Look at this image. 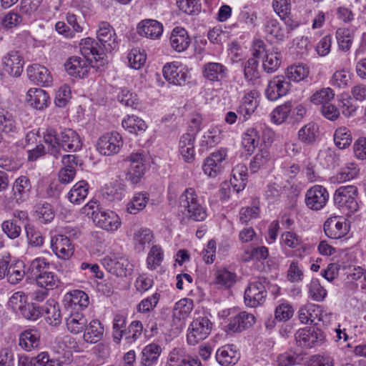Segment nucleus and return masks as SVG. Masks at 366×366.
Instances as JSON below:
<instances>
[{
  "label": "nucleus",
  "mask_w": 366,
  "mask_h": 366,
  "mask_svg": "<svg viewBox=\"0 0 366 366\" xmlns=\"http://www.w3.org/2000/svg\"><path fill=\"white\" fill-rule=\"evenodd\" d=\"M44 143L47 145L48 152L55 159L61 156V150L66 152H75L82 147V142L78 133L71 129H63L60 132L51 127L43 132Z\"/></svg>",
  "instance_id": "f257e3e1"
},
{
  "label": "nucleus",
  "mask_w": 366,
  "mask_h": 366,
  "mask_svg": "<svg viewBox=\"0 0 366 366\" xmlns=\"http://www.w3.org/2000/svg\"><path fill=\"white\" fill-rule=\"evenodd\" d=\"M179 204L184 209V214L190 219L200 222L207 217L206 209L196 191L192 187L186 189L180 195Z\"/></svg>",
  "instance_id": "f03ea898"
},
{
  "label": "nucleus",
  "mask_w": 366,
  "mask_h": 366,
  "mask_svg": "<svg viewBox=\"0 0 366 366\" xmlns=\"http://www.w3.org/2000/svg\"><path fill=\"white\" fill-rule=\"evenodd\" d=\"M358 194V189L355 185L341 186L334 193V203L340 209L354 213L359 209Z\"/></svg>",
  "instance_id": "7ed1b4c3"
},
{
  "label": "nucleus",
  "mask_w": 366,
  "mask_h": 366,
  "mask_svg": "<svg viewBox=\"0 0 366 366\" xmlns=\"http://www.w3.org/2000/svg\"><path fill=\"white\" fill-rule=\"evenodd\" d=\"M124 163L127 167L124 172L126 180L132 184H138L147 169L144 154L142 152L132 153L124 160Z\"/></svg>",
  "instance_id": "20e7f679"
},
{
  "label": "nucleus",
  "mask_w": 366,
  "mask_h": 366,
  "mask_svg": "<svg viewBox=\"0 0 366 366\" xmlns=\"http://www.w3.org/2000/svg\"><path fill=\"white\" fill-rule=\"evenodd\" d=\"M213 324L207 317H198L193 320L188 328L187 342L195 345L205 340L212 330Z\"/></svg>",
  "instance_id": "39448f33"
},
{
  "label": "nucleus",
  "mask_w": 366,
  "mask_h": 366,
  "mask_svg": "<svg viewBox=\"0 0 366 366\" xmlns=\"http://www.w3.org/2000/svg\"><path fill=\"white\" fill-rule=\"evenodd\" d=\"M80 51L92 67L99 69L106 63L105 54L103 49L98 46V43L91 38H85L79 43Z\"/></svg>",
  "instance_id": "423d86ee"
},
{
  "label": "nucleus",
  "mask_w": 366,
  "mask_h": 366,
  "mask_svg": "<svg viewBox=\"0 0 366 366\" xmlns=\"http://www.w3.org/2000/svg\"><path fill=\"white\" fill-rule=\"evenodd\" d=\"M102 263L109 273L117 277H126L132 270V265L126 257L114 253L104 257Z\"/></svg>",
  "instance_id": "0eeeda50"
},
{
  "label": "nucleus",
  "mask_w": 366,
  "mask_h": 366,
  "mask_svg": "<svg viewBox=\"0 0 366 366\" xmlns=\"http://www.w3.org/2000/svg\"><path fill=\"white\" fill-rule=\"evenodd\" d=\"M123 145L124 141L121 134L117 132H112L99 138L97 149L101 154L110 156L118 154Z\"/></svg>",
  "instance_id": "6e6552de"
},
{
  "label": "nucleus",
  "mask_w": 366,
  "mask_h": 366,
  "mask_svg": "<svg viewBox=\"0 0 366 366\" xmlns=\"http://www.w3.org/2000/svg\"><path fill=\"white\" fill-rule=\"evenodd\" d=\"M164 79L169 83L177 86L184 85L189 78L187 66L178 61L166 64L162 69Z\"/></svg>",
  "instance_id": "1a4fd4ad"
},
{
  "label": "nucleus",
  "mask_w": 366,
  "mask_h": 366,
  "mask_svg": "<svg viewBox=\"0 0 366 366\" xmlns=\"http://www.w3.org/2000/svg\"><path fill=\"white\" fill-rule=\"evenodd\" d=\"M329 200V193L322 185H314L305 194V202L311 210L319 211L324 208Z\"/></svg>",
  "instance_id": "9d476101"
},
{
  "label": "nucleus",
  "mask_w": 366,
  "mask_h": 366,
  "mask_svg": "<svg viewBox=\"0 0 366 366\" xmlns=\"http://www.w3.org/2000/svg\"><path fill=\"white\" fill-rule=\"evenodd\" d=\"M325 333L317 329H300L295 335V340L298 346L305 348H312L322 345L325 340Z\"/></svg>",
  "instance_id": "9b49d317"
},
{
  "label": "nucleus",
  "mask_w": 366,
  "mask_h": 366,
  "mask_svg": "<svg viewBox=\"0 0 366 366\" xmlns=\"http://www.w3.org/2000/svg\"><path fill=\"white\" fill-rule=\"evenodd\" d=\"M267 294L263 283L259 281L250 282L244 291V303L247 307H257L265 302Z\"/></svg>",
  "instance_id": "f8f14e48"
},
{
  "label": "nucleus",
  "mask_w": 366,
  "mask_h": 366,
  "mask_svg": "<svg viewBox=\"0 0 366 366\" xmlns=\"http://www.w3.org/2000/svg\"><path fill=\"white\" fill-rule=\"evenodd\" d=\"M93 221L99 228L108 232H115L121 226L122 222L119 215L109 209H99L94 212Z\"/></svg>",
  "instance_id": "ddd939ff"
},
{
  "label": "nucleus",
  "mask_w": 366,
  "mask_h": 366,
  "mask_svg": "<svg viewBox=\"0 0 366 366\" xmlns=\"http://www.w3.org/2000/svg\"><path fill=\"white\" fill-rule=\"evenodd\" d=\"M50 244L51 250L59 259H69L74 254V245L70 239L63 234L53 236Z\"/></svg>",
  "instance_id": "4468645a"
},
{
  "label": "nucleus",
  "mask_w": 366,
  "mask_h": 366,
  "mask_svg": "<svg viewBox=\"0 0 366 366\" xmlns=\"http://www.w3.org/2000/svg\"><path fill=\"white\" fill-rule=\"evenodd\" d=\"M97 35L106 51H112L118 47L115 31L108 22L102 21L99 24Z\"/></svg>",
  "instance_id": "2eb2a0df"
},
{
  "label": "nucleus",
  "mask_w": 366,
  "mask_h": 366,
  "mask_svg": "<svg viewBox=\"0 0 366 366\" xmlns=\"http://www.w3.org/2000/svg\"><path fill=\"white\" fill-rule=\"evenodd\" d=\"M324 231L325 234L331 239H340L347 234L349 225L346 219L333 217L325 221Z\"/></svg>",
  "instance_id": "dca6fc26"
},
{
  "label": "nucleus",
  "mask_w": 366,
  "mask_h": 366,
  "mask_svg": "<svg viewBox=\"0 0 366 366\" xmlns=\"http://www.w3.org/2000/svg\"><path fill=\"white\" fill-rule=\"evenodd\" d=\"M290 88V83L283 76L273 77L268 83L265 91L267 99L270 101H276L286 95Z\"/></svg>",
  "instance_id": "f3484780"
},
{
  "label": "nucleus",
  "mask_w": 366,
  "mask_h": 366,
  "mask_svg": "<svg viewBox=\"0 0 366 366\" xmlns=\"http://www.w3.org/2000/svg\"><path fill=\"white\" fill-rule=\"evenodd\" d=\"M4 69L11 76H19L23 71L24 59L18 51H9L2 58Z\"/></svg>",
  "instance_id": "a211bd4d"
},
{
  "label": "nucleus",
  "mask_w": 366,
  "mask_h": 366,
  "mask_svg": "<svg viewBox=\"0 0 366 366\" xmlns=\"http://www.w3.org/2000/svg\"><path fill=\"white\" fill-rule=\"evenodd\" d=\"M41 332L35 327L22 331L19 336V346L24 350L30 352L40 345Z\"/></svg>",
  "instance_id": "6ab92c4d"
},
{
  "label": "nucleus",
  "mask_w": 366,
  "mask_h": 366,
  "mask_svg": "<svg viewBox=\"0 0 366 366\" xmlns=\"http://www.w3.org/2000/svg\"><path fill=\"white\" fill-rule=\"evenodd\" d=\"M259 93L257 90H252L245 93L237 109V113L242 118V121L247 120L254 112L258 105L257 98Z\"/></svg>",
  "instance_id": "aec40b11"
},
{
  "label": "nucleus",
  "mask_w": 366,
  "mask_h": 366,
  "mask_svg": "<svg viewBox=\"0 0 366 366\" xmlns=\"http://www.w3.org/2000/svg\"><path fill=\"white\" fill-rule=\"evenodd\" d=\"M65 70L73 77L84 78L90 66L88 61L77 56L69 57L64 64Z\"/></svg>",
  "instance_id": "412c9836"
},
{
  "label": "nucleus",
  "mask_w": 366,
  "mask_h": 366,
  "mask_svg": "<svg viewBox=\"0 0 366 366\" xmlns=\"http://www.w3.org/2000/svg\"><path fill=\"white\" fill-rule=\"evenodd\" d=\"M228 69L219 62H208L204 64L202 75L210 81L220 82L228 76Z\"/></svg>",
  "instance_id": "4be33fe9"
},
{
  "label": "nucleus",
  "mask_w": 366,
  "mask_h": 366,
  "mask_svg": "<svg viewBox=\"0 0 366 366\" xmlns=\"http://www.w3.org/2000/svg\"><path fill=\"white\" fill-rule=\"evenodd\" d=\"M240 354L234 345H225L216 352V360L222 366L234 365L239 360Z\"/></svg>",
  "instance_id": "5701e85b"
},
{
  "label": "nucleus",
  "mask_w": 366,
  "mask_h": 366,
  "mask_svg": "<svg viewBox=\"0 0 366 366\" xmlns=\"http://www.w3.org/2000/svg\"><path fill=\"white\" fill-rule=\"evenodd\" d=\"M254 322V316L251 313L243 311L230 318L227 328L231 332H240L251 327Z\"/></svg>",
  "instance_id": "b1692460"
},
{
  "label": "nucleus",
  "mask_w": 366,
  "mask_h": 366,
  "mask_svg": "<svg viewBox=\"0 0 366 366\" xmlns=\"http://www.w3.org/2000/svg\"><path fill=\"white\" fill-rule=\"evenodd\" d=\"M196 134L186 133L180 137L179 141V152L183 159L191 163L195 158L194 143Z\"/></svg>",
  "instance_id": "393cba45"
},
{
  "label": "nucleus",
  "mask_w": 366,
  "mask_h": 366,
  "mask_svg": "<svg viewBox=\"0 0 366 366\" xmlns=\"http://www.w3.org/2000/svg\"><path fill=\"white\" fill-rule=\"evenodd\" d=\"M29 79L35 84L49 86L52 82V76L46 67L39 64H34L27 68Z\"/></svg>",
  "instance_id": "a878e982"
},
{
  "label": "nucleus",
  "mask_w": 366,
  "mask_h": 366,
  "mask_svg": "<svg viewBox=\"0 0 366 366\" xmlns=\"http://www.w3.org/2000/svg\"><path fill=\"white\" fill-rule=\"evenodd\" d=\"M26 100L33 108L39 110L44 109L50 104L49 94L39 88H31L26 94Z\"/></svg>",
  "instance_id": "bb28decb"
},
{
  "label": "nucleus",
  "mask_w": 366,
  "mask_h": 366,
  "mask_svg": "<svg viewBox=\"0 0 366 366\" xmlns=\"http://www.w3.org/2000/svg\"><path fill=\"white\" fill-rule=\"evenodd\" d=\"M139 35L151 39H158L163 32V25L154 19H144L137 26Z\"/></svg>",
  "instance_id": "cd10ccee"
},
{
  "label": "nucleus",
  "mask_w": 366,
  "mask_h": 366,
  "mask_svg": "<svg viewBox=\"0 0 366 366\" xmlns=\"http://www.w3.org/2000/svg\"><path fill=\"white\" fill-rule=\"evenodd\" d=\"M170 45L177 52H182L187 49L191 44V39L187 30L180 26L175 27L170 35Z\"/></svg>",
  "instance_id": "c85d7f7f"
},
{
  "label": "nucleus",
  "mask_w": 366,
  "mask_h": 366,
  "mask_svg": "<svg viewBox=\"0 0 366 366\" xmlns=\"http://www.w3.org/2000/svg\"><path fill=\"white\" fill-rule=\"evenodd\" d=\"M42 312L46 321L52 326H57L61 322V315L59 303L54 299H49L42 307Z\"/></svg>",
  "instance_id": "c756f323"
},
{
  "label": "nucleus",
  "mask_w": 366,
  "mask_h": 366,
  "mask_svg": "<svg viewBox=\"0 0 366 366\" xmlns=\"http://www.w3.org/2000/svg\"><path fill=\"white\" fill-rule=\"evenodd\" d=\"M247 167L245 164H238L233 168L230 184L237 193L245 188L247 183Z\"/></svg>",
  "instance_id": "7c9ffc66"
},
{
  "label": "nucleus",
  "mask_w": 366,
  "mask_h": 366,
  "mask_svg": "<svg viewBox=\"0 0 366 366\" xmlns=\"http://www.w3.org/2000/svg\"><path fill=\"white\" fill-rule=\"evenodd\" d=\"M84 331V340L87 343L94 344L102 339L104 328L99 320H92L86 325Z\"/></svg>",
  "instance_id": "2f4dec72"
},
{
  "label": "nucleus",
  "mask_w": 366,
  "mask_h": 366,
  "mask_svg": "<svg viewBox=\"0 0 366 366\" xmlns=\"http://www.w3.org/2000/svg\"><path fill=\"white\" fill-rule=\"evenodd\" d=\"M87 319L80 311L72 310L66 318V324L68 330L73 334H79L84 331L86 325Z\"/></svg>",
  "instance_id": "473e14b6"
},
{
  "label": "nucleus",
  "mask_w": 366,
  "mask_h": 366,
  "mask_svg": "<svg viewBox=\"0 0 366 366\" xmlns=\"http://www.w3.org/2000/svg\"><path fill=\"white\" fill-rule=\"evenodd\" d=\"M31 184L29 179L26 176L17 178L13 185L12 191L16 202H22L29 196Z\"/></svg>",
  "instance_id": "72a5a7b5"
},
{
  "label": "nucleus",
  "mask_w": 366,
  "mask_h": 366,
  "mask_svg": "<svg viewBox=\"0 0 366 366\" xmlns=\"http://www.w3.org/2000/svg\"><path fill=\"white\" fill-rule=\"evenodd\" d=\"M124 192L125 185L117 181L106 184L102 189L103 197L109 202L122 200Z\"/></svg>",
  "instance_id": "f704fd0d"
},
{
  "label": "nucleus",
  "mask_w": 366,
  "mask_h": 366,
  "mask_svg": "<svg viewBox=\"0 0 366 366\" xmlns=\"http://www.w3.org/2000/svg\"><path fill=\"white\" fill-rule=\"evenodd\" d=\"M89 189V186L87 182L81 180L76 182L69 192L68 199L72 204H81L88 195Z\"/></svg>",
  "instance_id": "c9c22d12"
},
{
  "label": "nucleus",
  "mask_w": 366,
  "mask_h": 366,
  "mask_svg": "<svg viewBox=\"0 0 366 366\" xmlns=\"http://www.w3.org/2000/svg\"><path fill=\"white\" fill-rule=\"evenodd\" d=\"M319 132L318 125L316 123L310 122L299 130L298 139L305 145H312L317 140Z\"/></svg>",
  "instance_id": "e433bc0d"
},
{
  "label": "nucleus",
  "mask_w": 366,
  "mask_h": 366,
  "mask_svg": "<svg viewBox=\"0 0 366 366\" xmlns=\"http://www.w3.org/2000/svg\"><path fill=\"white\" fill-rule=\"evenodd\" d=\"M320 312V305L312 303L306 304L300 307L298 311L299 320L303 324H317L316 320Z\"/></svg>",
  "instance_id": "4c0bfd02"
},
{
  "label": "nucleus",
  "mask_w": 366,
  "mask_h": 366,
  "mask_svg": "<svg viewBox=\"0 0 366 366\" xmlns=\"http://www.w3.org/2000/svg\"><path fill=\"white\" fill-rule=\"evenodd\" d=\"M36 285L46 290H53L60 286L61 282L55 273L46 271L40 273L36 278Z\"/></svg>",
  "instance_id": "58836bf2"
},
{
  "label": "nucleus",
  "mask_w": 366,
  "mask_h": 366,
  "mask_svg": "<svg viewBox=\"0 0 366 366\" xmlns=\"http://www.w3.org/2000/svg\"><path fill=\"white\" fill-rule=\"evenodd\" d=\"M264 31L271 38H274L278 41H284L288 36V32L275 19H270L266 21Z\"/></svg>",
  "instance_id": "ea45409f"
},
{
  "label": "nucleus",
  "mask_w": 366,
  "mask_h": 366,
  "mask_svg": "<svg viewBox=\"0 0 366 366\" xmlns=\"http://www.w3.org/2000/svg\"><path fill=\"white\" fill-rule=\"evenodd\" d=\"M222 139V132L219 126H212L204 132L200 142V146L213 147Z\"/></svg>",
  "instance_id": "a19ab883"
},
{
  "label": "nucleus",
  "mask_w": 366,
  "mask_h": 366,
  "mask_svg": "<svg viewBox=\"0 0 366 366\" xmlns=\"http://www.w3.org/2000/svg\"><path fill=\"white\" fill-rule=\"evenodd\" d=\"M123 128L129 133L137 134L146 130L145 122L135 115H127L122 122Z\"/></svg>",
  "instance_id": "79ce46f5"
},
{
  "label": "nucleus",
  "mask_w": 366,
  "mask_h": 366,
  "mask_svg": "<svg viewBox=\"0 0 366 366\" xmlns=\"http://www.w3.org/2000/svg\"><path fill=\"white\" fill-rule=\"evenodd\" d=\"M149 199V197L147 192L134 194L131 200L127 203V211L132 214H137L146 207Z\"/></svg>",
  "instance_id": "37998d69"
},
{
  "label": "nucleus",
  "mask_w": 366,
  "mask_h": 366,
  "mask_svg": "<svg viewBox=\"0 0 366 366\" xmlns=\"http://www.w3.org/2000/svg\"><path fill=\"white\" fill-rule=\"evenodd\" d=\"M162 352L160 346L155 343L147 345L142 350L141 363L143 366H152L157 362Z\"/></svg>",
  "instance_id": "c03bdc74"
},
{
  "label": "nucleus",
  "mask_w": 366,
  "mask_h": 366,
  "mask_svg": "<svg viewBox=\"0 0 366 366\" xmlns=\"http://www.w3.org/2000/svg\"><path fill=\"white\" fill-rule=\"evenodd\" d=\"M335 34L340 49L345 52L348 51L353 42V32L348 28H339Z\"/></svg>",
  "instance_id": "a18cd8bd"
},
{
  "label": "nucleus",
  "mask_w": 366,
  "mask_h": 366,
  "mask_svg": "<svg viewBox=\"0 0 366 366\" xmlns=\"http://www.w3.org/2000/svg\"><path fill=\"white\" fill-rule=\"evenodd\" d=\"M281 243L283 246L295 249L297 252L305 247L302 238L293 232H283L281 235Z\"/></svg>",
  "instance_id": "49530a36"
},
{
  "label": "nucleus",
  "mask_w": 366,
  "mask_h": 366,
  "mask_svg": "<svg viewBox=\"0 0 366 366\" xmlns=\"http://www.w3.org/2000/svg\"><path fill=\"white\" fill-rule=\"evenodd\" d=\"M164 251L159 245H153L147 257V267L149 270L157 269L164 260Z\"/></svg>",
  "instance_id": "de8ad7c7"
},
{
  "label": "nucleus",
  "mask_w": 366,
  "mask_h": 366,
  "mask_svg": "<svg viewBox=\"0 0 366 366\" xmlns=\"http://www.w3.org/2000/svg\"><path fill=\"white\" fill-rule=\"evenodd\" d=\"M18 130V124L13 114L2 110L0 112V131L1 133H14Z\"/></svg>",
  "instance_id": "09e8293b"
},
{
  "label": "nucleus",
  "mask_w": 366,
  "mask_h": 366,
  "mask_svg": "<svg viewBox=\"0 0 366 366\" xmlns=\"http://www.w3.org/2000/svg\"><path fill=\"white\" fill-rule=\"evenodd\" d=\"M153 239L152 231L147 228H142L138 229L134 235V247L139 252L144 251V248L148 246Z\"/></svg>",
  "instance_id": "8fccbe9b"
},
{
  "label": "nucleus",
  "mask_w": 366,
  "mask_h": 366,
  "mask_svg": "<svg viewBox=\"0 0 366 366\" xmlns=\"http://www.w3.org/2000/svg\"><path fill=\"white\" fill-rule=\"evenodd\" d=\"M281 54L277 50L267 51L263 59V69L267 73L274 72L281 64Z\"/></svg>",
  "instance_id": "3c124183"
},
{
  "label": "nucleus",
  "mask_w": 366,
  "mask_h": 366,
  "mask_svg": "<svg viewBox=\"0 0 366 366\" xmlns=\"http://www.w3.org/2000/svg\"><path fill=\"white\" fill-rule=\"evenodd\" d=\"M193 309V302L189 299H182L176 302L173 310V317L179 320H184Z\"/></svg>",
  "instance_id": "603ef678"
},
{
  "label": "nucleus",
  "mask_w": 366,
  "mask_h": 366,
  "mask_svg": "<svg viewBox=\"0 0 366 366\" xmlns=\"http://www.w3.org/2000/svg\"><path fill=\"white\" fill-rule=\"evenodd\" d=\"M334 142L340 149L348 147L352 141L351 132L345 127H338L333 135Z\"/></svg>",
  "instance_id": "864d4df0"
},
{
  "label": "nucleus",
  "mask_w": 366,
  "mask_h": 366,
  "mask_svg": "<svg viewBox=\"0 0 366 366\" xmlns=\"http://www.w3.org/2000/svg\"><path fill=\"white\" fill-rule=\"evenodd\" d=\"M309 73V68L307 66L299 64L289 66L286 69L285 75L290 81L298 82L307 77Z\"/></svg>",
  "instance_id": "5fc2aeb1"
},
{
  "label": "nucleus",
  "mask_w": 366,
  "mask_h": 366,
  "mask_svg": "<svg viewBox=\"0 0 366 366\" xmlns=\"http://www.w3.org/2000/svg\"><path fill=\"white\" fill-rule=\"evenodd\" d=\"M27 275L25 266L22 262L11 264L9 272L7 274L6 280L11 285H16L20 282L24 276Z\"/></svg>",
  "instance_id": "6e6d98bb"
},
{
  "label": "nucleus",
  "mask_w": 366,
  "mask_h": 366,
  "mask_svg": "<svg viewBox=\"0 0 366 366\" xmlns=\"http://www.w3.org/2000/svg\"><path fill=\"white\" fill-rule=\"evenodd\" d=\"M66 300L69 302V305L75 310L76 307L80 308H86L89 305L88 295L81 290H74L66 295Z\"/></svg>",
  "instance_id": "4d7b16f0"
},
{
  "label": "nucleus",
  "mask_w": 366,
  "mask_h": 366,
  "mask_svg": "<svg viewBox=\"0 0 366 366\" xmlns=\"http://www.w3.org/2000/svg\"><path fill=\"white\" fill-rule=\"evenodd\" d=\"M269 255V250L264 246L255 248L247 249L241 257L243 262H249L252 259L263 260L266 259Z\"/></svg>",
  "instance_id": "13d9d810"
},
{
  "label": "nucleus",
  "mask_w": 366,
  "mask_h": 366,
  "mask_svg": "<svg viewBox=\"0 0 366 366\" xmlns=\"http://www.w3.org/2000/svg\"><path fill=\"white\" fill-rule=\"evenodd\" d=\"M236 280V274L227 270V269H219L216 272L215 282L221 286L230 287L234 285Z\"/></svg>",
  "instance_id": "bf43d9fd"
},
{
  "label": "nucleus",
  "mask_w": 366,
  "mask_h": 366,
  "mask_svg": "<svg viewBox=\"0 0 366 366\" xmlns=\"http://www.w3.org/2000/svg\"><path fill=\"white\" fill-rule=\"evenodd\" d=\"M360 172V169L354 162H349L337 175L338 183H342L355 179Z\"/></svg>",
  "instance_id": "052dcab7"
},
{
  "label": "nucleus",
  "mask_w": 366,
  "mask_h": 366,
  "mask_svg": "<svg viewBox=\"0 0 366 366\" xmlns=\"http://www.w3.org/2000/svg\"><path fill=\"white\" fill-rule=\"evenodd\" d=\"M143 332L142 323L139 320L131 322L126 330L125 340L128 344H132L139 340Z\"/></svg>",
  "instance_id": "680f3d73"
},
{
  "label": "nucleus",
  "mask_w": 366,
  "mask_h": 366,
  "mask_svg": "<svg viewBox=\"0 0 366 366\" xmlns=\"http://www.w3.org/2000/svg\"><path fill=\"white\" fill-rule=\"evenodd\" d=\"M36 213L43 223H48L54 218V212L51 205L47 202H39L36 206Z\"/></svg>",
  "instance_id": "e2e57ef3"
},
{
  "label": "nucleus",
  "mask_w": 366,
  "mask_h": 366,
  "mask_svg": "<svg viewBox=\"0 0 366 366\" xmlns=\"http://www.w3.org/2000/svg\"><path fill=\"white\" fill-rule=\"evenodd\" d=\"M49 263L46 259L38 257L32 260L29 264L27 271V275L29 277H36L40 273L46 272V269L49 268Z\"/></svg>",
  "instance_id": "0e129e2a"
},
{
  "label": "nucleus",
  "mask_w": 366,
  "mask_h": 366,
  "mask_svg": "<svg viewBox=\"0 0 366 366\" xmlns=\"http://www.w3.org/2000/svg\"><path fill=\"white\" fill-rule=\"evenodd\" d=\"M259 135L255 128H249L244 134L242 145L248 152L252 151L259 144Z\"/></svg>",
  "instance_id": "69168bd1"
},
{
  "label": "nucleus",
  "mask_w": 366,
  "mask_h": 366,
  "mask_svg": "<svg viewBox=\"0 0 366 366\" xmlns=\"http://www.w3.org/2000/svg\"><path fill=\"white\" fill-rule=\"evenodd\" d=\"M269 153L266 150H261L258 152L251 161L249 164L250 170L252 172H257L261 169H264L270 161Z\"/></svg>",
  "instance_id": "338daca9"
},
{
  "label": "nucleus",
  "mask_w": 366,
  "mask_h": 366,
  "mask_svg": "<svg viewBox=\"0 0 366 366\" xmlns=\"http://www.w3.org/2000/svg\"><path fill=\"white\" fill-rule=\"evenodd\" d=\"M294 314L292 306L284 302L278 305L274 310V318L279 322H286L291 319Z\"/></svg>",
  "instance_id": "774afa93"
}]
</instances>
